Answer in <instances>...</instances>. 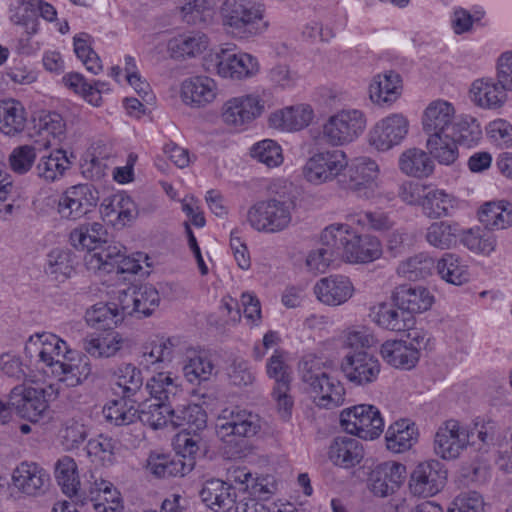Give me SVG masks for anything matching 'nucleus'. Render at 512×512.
<instances>
[{
	"instance_id": "obj_1",
	"label": "nucleus",
	"mask_w": 512,
	"mask_h": 512,
	"mask_svg": "<svg viewBox=\"0 0 512 512\" xmlns=\"http://www.w3.org/2000/svg\"><path fill=\"white\" fill-rule=\"evenodd\" d=\"M299 373L306 393L317 407L333 409L344 403L343 384L325 371L319 359L312 355L303 357Z\"/></svg>"
},
{
	"instance_id": "obj_2",
	"label": "nucleus",
	"mask_w": 512,
	"mask_h": 512,
	"mask_svg": "<svg viewBox=\"0 0 512 512\" xmlns=\"http://www.w3.org/2000/svg\"><path fill=\"white\" fill-rule=\"evenodd\" d=\"M326 243L336 247L338 258L349 263H368L382 254L380 241L370 235H358L345 224H332L324 229Z\"/></svg>"
},
{
	"instance_id": "obj_3",
	"label": "nucleus",
	"mask_w": 512,
	"mask_h": 512,
	"mask_svg": "<svg viewBox=\"0 0 512 512\" xmlns=\"http://www.w3.org/2000/svg\"><path fill=\"white\" fill-rule=\"evenodd\" d=\"M348 159L340 149L311 148L303 166L304 178L315 185L342 179Z\"/></svg>"
},
{
	"instance_id": "obj_4",
	"label": "nucleus",
	"mask_w": 512,
	"mask_h": 512,
	"mask_svg": "<svg viewBox=\"0 0 512 512\" xmlns=\"http://www.w3.org/2000/svg\"><path fill=\"white\" fill-rule=\"evenodd\" d=\"M220 13L223 25L243 38L258 33L257 24L263 19L264 7L257 0H225Z\"/></svg>"
},
{
	"instance_id": "obj_5",
	"label": "nucleus",
	"mask_w": 512,
	"mask_h": 512,
	"mask_svg": "<svg viewBox=\"0 0 512 512\" xmlns=\"http://www.w3.org/2000/svg\"><path fill=\"white\" fill-rule=\"evenodd\" d=\"M341 426L350 435L374 440L383 432L384 421L373 405L360 404L344 409L340 414Z\"/></svg>"
},
{
	"instance_id": "obj_6",
	"label": "nucleus",
	"mask_w": 512,
	"mask_h": 512,
	"mask_svg": "<svg viewBox=\"0 0 512 512\" xmlns=\"http://www.w3.org/2000/svg\"><path fill=\"white\" fill-rule=\"evenodd\" d=\"M260 430L259 415L239 407L222 410L216 422V434L224 442H232V438H251Z\"/></svg>"
},
{
	"instance_id": "obj_7",
	"label": "nucleus",
	"mask_w": 512,
	"mask_h": 512,
	"mask_svg": "<svg viewBox=\"0 0 512 512\" xmlns=\"http://www.w3.org/2000/svg\"><path fill=\"white\" fill-rule=\"evenodd\" d=\"M291 219L290 204L277 199L257 202L247 212V221L251 227L267 233L284 230Z\"/></svg>"
},
{
	"instance_id": "obj_8",
	"label": "nucleus",
	"mask_w": 512,
	"mask_h": 512,
	"mask_svg": "<svg viewBox=\"0 0 512 512\" xmlns=\"http://www.w3.org/2000/svg\"><path fill=\"white\" fill-rule=\"evenodd\" d=\"M366 127V118L360 110H342L329 117L323 126V135L333 145L351 143Z\"/></svg>"
},
{
	"instance_id": "obj_9",
	"label": "nucleus",
	"mask_w": 512,
	"mask_h": 512,
	"mask_svg": "<svg viewBox=\"0 0 512 512\" xmlns=\"http://www.w3.org/2000/svg\"><path fill=\"white\" fill-rule=\"evenodd\" d=\"M206 68L216 70L221 77L241 80L255 75L259 71V64L250 54L221 49L206 60Z\"/></svg>"
},
{
	"instance_id": "obj_10",
	"label": "nucleus",
	"mask_w": 512,
	"mask_h": 512,
	"mask_svg": "<svg viewBox=\"0 0 512 512\" xmlns=\"http://www.w3.org/2000/svg\"><path fill=\"white\" fill-rule=\"evenodd\" d=\"M9 405L21 418L38 422L48 410L46 391L25 384L15 386L9 393Z\"/></svg>"
},
{
	"instance_id": "obj_11",
	"label": "nucleus",
	"mask_w": 512,
	"mask_h": 512,
	"mask_svg": "<svg viewBox=\"0 0 512 512\" xmlns=\"http://www.w3.org/2000/svg\"><path fill=\"white\" fill-rule=\"evenodd\" d=\"M341 371L349 382L365 386L377 380L380 363L367 350H351L342 359Z\"/></svg>"
},
{
	"instance_id": "obj_12",
	"label": "nucleus",
	"mask_w": 512,
	"mask_h": 512,
	"mask_svg": "<svg viewBox=\"0 0 512 512\" xmlns=\"http://www.w3.org/2000/svg\"><path fill=\"white\" fill-rule=\"evenodd\" d=\"M98 190L90 184H78L68 188L60 197L58 211L63 218L77 220L97 206Z\"/></svg>"
},
{
	"instance_id": "obj_13",
	"label": "nucleus",
	"mask_w": 512,
	"mask_h": 512,
	"mask_svg": "<svg viewBox=\"0 0 512 512\" xmlns=\"http://www.w3.org/2000/svg\"><path fill=\"white\" fill-rule=\"evenodd\" d=\"M473 437V430L463 428L456 420H448L435 435V452L443 459H455L467 445L475 446Z\"/></svg>"
},
{
	"instance_id": "obj_14",
	"label": "nucleus",
	"mask_w": 512,
	"mask_h": 512,
	"mask_svg": "<svg viewBox=\"0 0 512 512\" xmlns=\"http://www.w3.org/2000/svg\"><path fill=\"white\" fill-rule=\"evenodd\" d=\"M447 471L438 460L419 463L411 473L409 487L414 495L428 497L437 494L445 485Z\"/></svg>"
},
{
	"instance_id": "obj_15",
	"label": "nucleus",
	"mask_w": 512,
	"mask_h": 512,
	"mask_svg": "<svg viewBox=\"0 0 512 512\" xmlns=\"http://www.w3.org/2000/svg\"><path fill=\"white\" fill-rule=\"evenodd\" d=\"M408 130L409 122L402 114H391L370 130L369 143L378 151H388L403 141Z\"/></svg>"
},
{
	"instance_id": "obj_16",
	"label": "nucleus",
	"mask_w": 512,
	"mask_h": 512,
	"mask_svg": "<svg viewBox=\"0 0 512 512\" xmlns=\"http://www.w3.org/2000/svg\"><path fill=\"white\" fill-rule=\"evenodd\" d=\"M265 102L258 95L234 97L222 108V119L228 125L241 126L259 117Z\"/></svg>"
},
{
	"instance_id": "obj_17",
	"label": "nucleus",
	"mask_w": 512,
	"mask_h": 512,
	"mask_svg": "<svg viewBox=\"0 0 512 512\" xmlns=\"http://www.w3.org/2000/svg\"><path fill=\"white\" fill-rule=\"evenodd\" d=\"M13 485L29 496L43 494L48 488L50 476L34 462H22L13 471Z\"/></svg>"
},
{
	"instance_id": "obj_18",
	"label": "nucleus",
	"mask_w": 512,
	"mask_h": 512,
	"mask_svg": "<svg viewBox=\"0 0 512 512\" xmlns=\"http://www.w3.org/2000/svg\"><path fill=\"white\" fill-rule=\"evenodd\" d=\"M199 496L209 509L215 512H229L236 504V487L213 478L204 482Z\"/></svg>"
},
{
	"instance_id": "obj_19",
	"label": "nucleus",
	"mask_w": 512,
	"mask_h": 512,
	"mask_svg": "<svg viewBox=\"0 0 512 512\" xmlns=\"http://www.w3.org/2000/svg\"><path fill=\"white\" fill-rule=\"evenodd\" d=\"M364 458V448L360 440L353 436H337L328 449V459L341 468L349 469L358 465Z\"/></svg>"
},
{
	"instance_id": "obj_20",
	"label": "nucleus",
	"mask_w": 512,
	"mask_h": 512,
	"mask_svg": "<svg viewBox=\"0 0 512 512\" xmlns=\"http://www.w3.org/2000/svg\"><path fill=\"white\" fill-rule=\"evenodd\" d=\"M453 105L444 100L433 101L426 108L423 118V130L428 135L449 134L455 122Z\"/></svg>"
},
{
	"instance_id": "obj_21",
	"label": "nucleus",
	"mask_w": 512,
	"mask_h": 512,
	"mask_svg": "<svg viewBox=\"0 0 512 512\" xmlns=\"http://www.w3.org/2000/svg\"><path fill=\"white\" fill-rule=\"evenodd\" d=\"M91 372L92 367L88 356L73 351L70 355L64 356V360L53 374L66 387H76L86 381Z\"/></svg>"
},
{
	"instance_id": "obj_22",
	"label": "nucleus",
	"mask_w": 512,
	"mask_h": 512,
	"mask_svg": "<svg viewBox=\"0 0 512 512\" xmlns=\"http://www.w3.org/2000/svg\"><path fill=\"white\" fill-rule=\"evenodd\" d=\"M391 299L396 306L405 309L411 315L429 310L434 303V296L426 287L407 284L397 286L392 292Z\"/></svg>"
},
{
	"instance_id": "obj_23",
	"label": "nucleus",
	"mask_w": 512,
	"mask_h": 512,
	"mask_svg": "<svg viewBox=\"0 0 512 512\" xmlns=\"http://www.w3.org/2000/svg\"><path fill=\"white\" fill-rule=\"evenodd\" d=\"M353 291L354 288L349 278L342 275L324 277L314 286L317 299L332 306L345 303L351 298Z\"/></svg>"
},
{
	"instance_id": "obj_24",
	"label": "nucleus",
	"mask_w": 512,
	"mask_h": 512,
	"mask_svg": "<svg viewBox=\"0 0 512 512\" xmlns=\"http://www.w3.org/2000/svg\"><path fill=\"white\" fill-rule=\"evenodd\" d=\"M406 467L397 462H385L376 467L371 475L372 492L381 497L394 493L405 480Z\"/></svg>"
},
{
	"instance_id": "obj_25",
	"label": "nucleus",
	"mask_w": 512,
	"mask_h": 512,
	"mask_svg": "<svg viewBox=\"0 0 512 512\" xmlns=\"http://www.w3.org/2000/svg\"><path fill=\"white\" fill-rule=\"evenodd\" d=\"M195 465L190 457L186 460L185 455L174 454H151L148 458V469L158 478L185 476Z\"/></svg>"
},
{
	"instance_id": "obj_26",
	"label": "nucleus",
	"mask_w": 512,
	"mask_h": 512,
	"mask_svg": "<svg viewBox=\"0 0 512 512\" xmlns=\"http://www.w3.org/2000/svg\"><path fill=\"white\" fill-rule=\"evenodd\" d=\"M401 92L402 78L394 70L375 75L369 85L370 99L379 105L395 102Z\"/></svg>"
},
{
	"instance_id": "obj_27",
	"label": "nucleus",
	"mask_w": 512,
	"mask_h": 512,
	"mask_svg": "<svg viewBox=\"0 0 512 512\" xmlns=\"http://www.w3.org/2000/svg\"><path fill=\"white\" fill-rule=\"evenodd\" d=\"M371 316L380 327L394 332L412 328L415 321L413 315L396 306L393 301L392 303H380L373 307Z\"/></svg>"
},
{
	"instance_id": "obj_28",
	"label": "nucleus",
	"mask_w": 512,
	"mask_h": 512,
	"mask_svg": "<svg viewBox=\"0 0 512 512\" xmlns=\"http://www.w3.org/2000/svg\"><path fill=\"white\" fill-rule=\"evenodd\" d=\"M379 174L377 163L367 157L357 158L343 172L339 183L348 190L358 191L367 184L373 182Z\"/></svg>"
},
{
	"instance_id": "obj_29",
	"label": "nucleus",
	"mask_w": 512,
	"mask_h": 512,
	"mask_svg": "<svg viewBox=\"0 0 512 512\" xmlns=\"http://www.w3.org/2000/svg\"><path fill=\"white\" fill-rule=\"evenodd\" d=\"M24 105L13 98L0 100V133L8 137L21 135L27 125Z\"/></svg>"
},
{
	"instance_id": "obj_30",
	"label": "nucleus",
	"mask_w": 512,
	"mask_h": 512,
	"mask_svg": "<svg viewBox=\"0 0 512 512\" xmlns=\"http://www.w3.org/2000/svg\"><path fill=\"white\" fill-rule=\"evenodd\" d=\"M216 83L207 76H196L185 80L181 87L183 102L192 107L211 103L216 97Z\"/></svg>"
},
{
	"instance_id": "obj_31",
	"label": "nucleus",
	"mask_w": 512,
	"mask_h": 512,
	"mask_svg": "<svg viewBox=\"0 0 512 512\" xmlns=\"http://www.w3.org/2000/svg\"><path fill=\"white\" fill-rule=\"evenodd\" d=\"M170 423L183 432L196 433L203 430L207 423V414L198 404L176 402L171 411Z\"/></svg>"
},
{
	"instance_id": "obj_32",
	"label": "nucleus",
	"mask_w": 512,
	"mask_h": 512,
	"mask_svg": "<svg viewBox=\"0 0 512 512\" xmlns=\"http://www.w3.org/2000/svg\"><path fill=\"white\" fill-rule=\"evenodd\" d=\"M506 89L492 78L477 79L470 89L471 100L482 108H498L506 100Z\"/></svg>"
},
{
	"instance_id": "obj_33",
	"label": "nucleus",
	"mask_w": 512,
	"mask_h": 512,
	"mask_svg": "<svg viewBox=\"0 0 512 512\" xmlns=\"http://www.w3.org/2000/svg\"><path fill=\"white\" fill-rule=\"evenodd\" d=\"M382 358L391 366L398 369L410 370L419 361L417 349L408 346L403 340H388L381 345Z\"/></svg>"
},
{
	"instance_id": "obj_34",
	"label": "nucleus",
	"mask_w": 512,
	"mask_h": 512,
	"mask_svg": "<svg viewBox=\"0 0 512 512\" xmlns=\"http://www.w3.org/2000/svg\"><path fill=\"white\" fill-rule=\"evenodd\" d=\"M108 232L99 222L85 223L70 233V243L77 250L95 252L102 244L107 243Z\"/></svg>"
},
{
	"instance_id": "obj_35",
	"label": "nucleus",
	"mask_w": 512,
	"mask_h": 512,
	"mask_svg": "<svg viewBox=\"0 0 512 512\" xmlns=\"http://www.w3.org/2000/svg\"><path fill=\"white\" fill-rule=\"evenodd\" d=\"M478 218L488 231L507 229L512 225V203L508 201L487 202L481 206Z\"/></svg>"
},
{
	"instance_id": "obj_36",
	"label": "nucleus",
	"mask_w": 512,
	"mask_h": 512,
	"mask_svg": "<svg viewBox=\"0 0 512 512\" xmlns=\"http://www.w3.org/2000/svg\"><path fill=\"white\" fill-rule=\"evenodd\" d=\"M313 118V111L308 105L287 107L273 113L270 125L286 131H298L308 126Z\"/></svg>"
},
{
	"instance_id": "obj_37",
	"label": "nucleus",
	"mask_w": 512,
	"mask_h": 512,
	"mask_svg": "<svg viewBox=\"0 0 512 512\" xmlns=\"http://www.w3.org/2000/svg\"><path fill=\"white\" fill-rule=\"evenodd\" d=\"M436 271L449 284L461 286L469 282L471 274L466 262L457 254L446 252L436 262Z\"/></svg>"
},
{
	"instance_id": "obj_38",
	"label": "nucleus",
	"mask_w": 512,
	"mask_h": 512,
	"mask_svg": "<svg viewBox=\"0 0 512 512\" xmlns=\"http://www.w3.org/2000/svg\"><path fill=\"white\" fill-rule=\"evenodd\" d=\"M145 390L151 397L149 401H161L169 404H176L184 395L183 390L174 379L164 372L151 377L145 385Z\"/></svg>"
},
{
	"instance_id": "obj_39",
	"label": "nucleus",
	"mask_w": 512,
	"mask_h": 512,
	"mask_svg": "<svg viewBox=\"0 0 512 512\" xmlns=\"http://www.w3.org/2000/svg\"><path fill=\"white\" fill-rule=\"evenodd\" d=\"M137 400L124 397L110 400L103 407V415L109 424L121 427L128 426L139 420V409L135 407Z\"/></svg>"
},
{
	"instance_id": "obj_40",
	"label": "nucleus",
	"mask_w": 512,
	"mask_h": 512,
	"mask_svg": "<svg viewBox=\"0 0 512 512\" xmlns=\"http://www.w3.org/2000/svg\"><path fill=\"white\" fill-rule=\"evenodd\" d=\"M115 385L119 389L117 395L131 400L140 401L142 393V372L132 364H123L114 371Z\"/></svg>"
},
{
	"instance_id": "obj_41",
	"label": "nucleus",
	"mask_w": 512,
	"mask_h": 512,
	"mask_svg": "<svg viewBox=\"0 0 512 512\" xmlns=\"http://www.w3.org/2000/svg\"><path fill=\"white\" fill-rule=\"evenodd\" d=\"M429 155L418 148L407 149L399 158V168L408 176L428 177L434 170V162Z\"/></svg>"
},
{
	"instance_id": "obj_42",
	"label": "nucleus",
	"mask_w": 512,
	"mask_h": 512,
	"mask_svg": "<svg viewBox=\"0 0 512 512\" xmlns=\"http://www.w3.org/2000/svg\"><path fill=\"white\" fill-rule=\"evenodd\" d=\"M436 270L435 260L427 253L421 252L399 263L397 274L410 281L424 280Z\"/></svg>"
},
{
	"instance_id": "obj_43",
	"label": "nucleus",
	"mask_w": 512,
	"mask_h": 512,
	"mask_svg": "<svg viewBox=\"0 0 512 512\" xmlns=\"http://www.w3.org/2000/svg\"><path fill=\"white\" fill-rule=\"evenodd\" d=\"M417 435L414 423L410 424L407 420L397 421L386 432L387 448L395 453L405 452L416 443Z\"/></svg>"
},
{
	"instance_id": "obj_44",
	"label": "nucleus",
	"mask_w": 512,
	"mask_h": 512,
	"mask_svg": "<svg viewBox=\"0 0 512 512\" xmlns=\"http://www.w3.org/2000/svg\"><path fill=\"white\" fill-rule=\"evenodd\" d=\"M208 45L207 37L200 33L179 35L168 43V50L174 59L194 57L202 53Z\"/></svg>"
},
{
	"instance_id": "obj_45",
	"label": "nucleus",
	"mask_w": 512,
	"mask_h": 512,
	"mask_svg": "<svg viewBox=\"0 0 512 512\" xmlns=\"http://www.w3.org/2000/svg\"><path fill=\"white\" fill-rule=\"evenodd\" d=\"M457 141L452 135H432L426 141L429 154L442 165L453 164L459 156Z\"/></svg>"
},
{
	"instance_id": "obj_46",
	"label": "nucleus",
	"mask_w": 512,
	"mask_h": 512,
	"mask_svg": "<svg viewBox=\"0 0 512 512\" xmlns=\"http://www.w3.org/2000/svg\"><path fill=\"white\" fill-rule=\"evenodd\" d=\"M55 478L65 495L70 498L77 495L80 480L77 464L73 458L63 456L56 462Z\"/></svg>"
},
{
	"instance_id": "obj_47",
	"label": "nucleus",
	"mask_w": 512,
	"mask_h": 512,
	"mask_svg": "<svg viewBox=\"0 0 512 512\" xmlns=\"http://www.w3.org/2000/svg\"><path fill=\"white\" fill-rule=\"evenodd\" d=\"M71 163L66 151L57 149L40 159L36 166L37 175L47 181H55L64 175Z\"/></svg>"
},
{
	"instance_id": "obj_48",
	"label": "nucleus",
	"mask_w": 512,
	"mask_h": 512,
	"mask_svg": "<svg viewBox=\"0 0 512 512\" xmlns=\"http://www.w3.org/2000/svg\"><path fill=\"white\" fill-rule=\"evenodd\" d=\"M102 244L98 250L85 256V263L90 270H102L106 273L114 272L115 267L124 255L121 247L117 245Z\"/></svg>"
},
{
	"instance_id": "obj_49",
	"label": "nucleus",
	"mask_w": 512,
	"mask_h": 512,
	"mask_svg": "<svg viewBox=\"0 0 512 512\" xmlns=\"http://www.w3.org/2000/svg\"><path fill=\"white\" fill-rule=\"evenodd\" d=\"M83 349L93 357H112L123 346L124 339L116 332L105 337L88 336L83 339Z\"/></svg>"
},
{
	"instance_id": "obj_50",
	"label": "nucleus",
	"mask_w": 512,
	"mask_h": 512,
	"mask_svg": "<svg viewBox=\"0 0 512 512\" xmlns=\"http://www.w3.org/2000/svg\"><path fill=\"white\" fill-rule=\"evenodd\" d=\"M87 322L97 329L110 330L122 321L115 303H98L86 312Z\"/></svg>"
},
{
	"instance_id": "obj_51",
	"label": "nucleus",
	"mask_w": 512,
	"mask_h": 512,
	"mask_svg": "<svg viewBox=\"0 0 512 512\" xmlns=\"http://www.w3.org/2000/svg\"><path fill=\"white\" fill-rule=\"evenodd\" d=\"M457 232L456 224L445 221L433 222L426 230L425 239L434 248L447 250L456 245Z\"/></svg>"
},
{
	"instance_id": "obj_52",
	"label": "nucleus",
	"mask_w": 512,
	"mask_h": 512,
	"mask_svg": "<svg viewBox=\"0 0 512 512\" xmlns=\"http://www.w3.org/2000/svg\"><path fill=\"white\" fill-rule=\"evenodd\" d=\"M166 402L146 400L139 410V421L149 425L153 429H159L170 423L173 406Z\"/></svg>"
},
{
	"instance_id": "obj_53",
	"label": "nucleus",
	"mask_w": 512,
	"mask_h": 512,
	"mask_svg": "<svg viewBox=\"0 0 512 512\" xmlns=\"http://www.w3.org/2000/svg\"><path fill=\"white\" fill-rule=\"evenodd\" d=\"M449 135H452L458 144L470 147L480 141L482 129L476 118L463 116L455 120Z\"/></svg>"
},
{
	"instance_id": "obj_54",
	"label": "nucleus",
	"mask_w": 512,
	"mask_h": 512,
	"mask_svg": "<svg viewBox=\"0 0 512 512\" xmlns=\"http://www.w3.org/2000/svg\"><path fill=\"white\" fill-rule=\"evenodd\" d=\"M42 363L51 368L52 373L58 368V365L64 360V356L73 352L69 349L67 343L55 334L44 332Z\"/></svg>"
},
{
	"instance_id": "obj_55",
	"label": "nucleus",
	"mask_w": 512,
	"mask_h": 512,
	"mask_svg": "<svg viewBox=\"0 0 512 512\" xmlns=\"http://www.w3.org/2000/svg\"><path fill=\"white\" fill-rule=\"evenodd\" d=\"M420 204L424 214L433 219L447 216L449 209L453 207L451 197L438 189L423 193Z\"/></svg>"
},
{
	"instance_id": "obj_56",
	"label": "nucleus",
	"mask_w": 512,
	"mask_h": 512,
	"mask_svg": "<svg viewBox=\"0 0 512 512\" xmlns=\"http://www.w3.org/2000/svg\"><path fill=\"white\" fill-rule=\"evenodd\" d=\"M174 347L175 345L171 338H156L143 346L142 357L147 364L171 361Z\"/></svg>"
},
{
	"instance_id": "obj_57",
	"label": "nucleus",
	"mask_w": 512,
	"mask_h": 512,
	"mask_svg": "<svg viewBox=\"0 0 512 512\" xmlns=\"http://www.w3.org/2000/svg\"><path fill=\"white\" fill-rule=\"evenodd\" d=\"M181 15L188 24H208L212 21L214 10L207 0H192L181 7Z\"/></svg>"
},
{
	"instance_id": "obj_58",
	"label": "nucleus",
	"mask_w": 512,
	"mask_h": 512,
	"mask_svg": "<svg viewBox=\"0 0 512 512\" xmlns=\"http://www.w3.org/2000/svg\"><path fill=\"white\" fill-rule=\"evenodd\" d=\"M213 370V363L207 357L201 355L190 357L183 366L184 376L190 383H200L208 380Z\"/></svg>"
},
{
	"instance_id": "obj_59",
	"label": "nucleus",
	"mask_w": 512,
	"mask_h": 512,
	"mask_svg": "<svg viewBox=\"0 0 512 512\" xmlns=\"http://www.w3.org/2000/svg\"><path fill=\"white\" fill-rule=\"evenodd\" d=\"M322 247L309 253L306 264L310 270L323 273L330 263L338 258L336 247L326 243L324 230L320 237Z\"/></svg>"
},
{
	"instance_id": "obj_60",
	"label": "nucleus",
	"mask_w": 512,
	"mask_h": 512,
	"mask_svg": "<svg viewBox=\"0 0 512 512\" xmlns=\"http://www.w3.org/2000/svg\"><path fill=\"white\" fill-rule=\"evenodd\" d=\"M87 453L102 462L112 463L119 450V442L111 437L99 435L87 443Z\"/></svg>"
},
{
	"instance_id": "obj_61",
	"label": "nucleus",
	"mask_w": 512,
	"mask_h": 512,
	"mask_svg": "<svg viewBox=\"0 0 512 512\" xmlns=\"http://www.w3.org/2000/svg\"><path fill=\"white\" fill-rule=\"evenodd\" d=\"M461 243L470 251L488 255L494 251L496 239L488 232L470 229L463 233Z\"/></svg>"
},
{
	"instance_id": "obj_62",
	"label": "nucleus",
	"mask_w": 512,
	"mask_h": 512,
	"mask_svg": "<svg viewBox=\"0 0 512 512\" xmlns=\"http://www.w3.org/2000/svg\"><path fill=\"white\" fill-rule=\"evenodd\" d=\"M137 315L149 317L159 306L160 296L155 287L150 284L135 286Z\"/></svg>"
},
{
	"instance_id": "obj_63",
	"label": "nucleus",
	"mask_w": 512,
	"mask_h": 512,
	"mask_svg": "<svg viewBox=\"0 0 512 512\" xmlns=\"http://www.w3.org/2000/svg\"><path fill=\"white\" fill-rule=\"evenodd\" d=\"M48 263L47 272L55 275V278L60 281L69 278L74 271L73 257L69 251H51L48 255Z\"/></svg>"
},
{
	"instance_id": "obj_64",
	"label": "nucleus",
	"mask_w": 512,
	"mask_h": 512,
	"mask_svg": "<svg viewBox=\"0 0 512 512\" xmlns=\"http://www.w3.org/2000/svg\"><path fill=\"white\" fill-rule=\"evenodd\" d=\"M251 155L268 167H276L283 161L281 147L270 139L255 144L251 149Z\"/></svg>"
}]
</instances>
